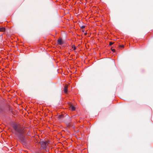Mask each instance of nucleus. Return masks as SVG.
Wrapping results in <instances>:
<instances>
[{"mask_svg": "<svg viewBox=\"0 0 153 153\" xmlns=\"http://www.w3.org/2000/svg\"><path fill=\"white\" fill-rule=\"evenodd\" d=\"M13 128L15 130V134L19 137L22 136L23 134V130L21 127L14 124L13 126Z\"/></svg>", "mask_w": 153, "mask_h": 153, "instance_id": "f257e3e1", "label": "nucleus"}, {"mask_svg": "<svg viewBox=\"0 0 153 153\" xmlns=\"http://www.w3.org/2000/svg\"><path fill=\"white\" fill-rule=\"evenodd\" d=\"M48 142L47 141H42L41 143V147L45 150L48 147Z\"/></svg>", "mask_w": 153, "mask_h": 153, "instance_id": "f03ea898", "label": "nucleus"}, {"mask_svg": "<svg viewBox=\"0 0 153 153\" xmlns=\"http://www.w3.org/2000/svg\"><path fill=\"white\" fill-rule=\"evenodd\" d=\"M58 45H61L63 44V42L61 38H59L57 40Z\"/></svg>", "mask_w": 153, "mask_h": 153, "instance_id": "7ed1b4c3", "label": "nucleus"}, {"mask_svg": "<svg viewBox=\"0 0 153 153\" xmlns=\"http://www.w3.org/2000/svg\"><path fill=\"white\" fill-rule=\"evenodd\" d=\"M68 86L67 85H65L64 88V92L66 93L68 92Z\"/></svg>", "mask_w": 153, "mask_h": 153, "instance_id": "20e7f679", "label": "nucleus"}, {"mask_svg": "<svg viewBox=\"0 0 153 153\" xmlns=\"http://www.w3.org/2000/svg\"><path fill=\"white\" fill-rule=\"evenodd\" d=\"M70 109L72 111H74L75 110V108L73 105H71L70 107Z\"/></svg>", "mask_w": 153, "mask_h": 153, "instance_id": "39448f33", "label": "nucleus"}, {"mask_svg": "<svg viewBox=\"0 0 153 153\" xmlns=\"http://www.w3.org/2000/svg\"><path fill=\"white\" fill-rule=\"evenodd\" d=\"M5 30V28L4 27L0 28V32H4Z\"/></svg>", "mask_w": 153, "mask_h": 153, "instance_id": "423d86ee", "label": "nucleus"}, {"mask_svg": "<svg viewBox=\"0 0 153 153\" xmlns=\"http://www.w3.org/2000/svg\"><path fill=\"white\" fill-rule=\"evenodd\" d=\"M72 48L74 50H75L76 49V47H75L74 45H73L72 46Z\"/></svg>", "mask_w": 153, "mask_h": 153, "instance_id": "0eeeda50", "label": "nucleus"}, {"mask_svg": "<svg viewBox=\"0 0 153 153\" xmlns=\"http://www.w3.org/2000/svg\"><path fill=\"white\" fill-rule=\"evenodd\" d=\"M113 44V42H109V45H112Z\"/></svg>", "mask_w": 153, "mask_h": 153, "instance_id": "6e6552de", "label": "nucleus"}, {"mask_svg": "<svg viewBox=\"0 0 153 153\" xmlns=\"http://www.w3.org/2000/svg\"><path fill=\"white\" fill-rule=\"evenodd\" d=\"M112 51L113 52H115V50L114 49H112Z\"/></svg>", "mask_w": 153, "mask_h": 153, "instance_id": "1a4fd4ad", "label": "nucleus"}, {"mask_svg": "<svg viewBox=\"0 0 153 153\" xmlns=\"http://www.w3.org/2000/svg\"><path fill=\"white\" fill-rule=\"evenodd\" d=\"M120 47L123 48L124 47V45H120Z\"/></svg>", "mask_w": 153, "mask_h": 153, "instance_id": "9d476101", "label": "nucleus"}, {"mask_svg": "<svg viewBox=\"0 0 153 153\" xmlns=\"http://www.w3.org/2000/svg\"><path fill=\"white\" fill-rule=\"evenodd\" d=\"M85 27V26H82V28H84Z\"/></svg>", "mask_w": 153, "mask_h": 153, "instance_id": "9b49d317", "label": "nucleus"}, {"mask_svg": "<svg viewBox=\"0 0 153 153\" xmlns=\"http://www.w3.org/2000/svg\"><path fill=\"white\" fill-rule=\"evenodd\" d=\"M59 116H60V118H61V117H60V115Z\"/></svg>", "mask_w": 153, "mask_h": 153, "instance_id": "f8f14e48", "label": "nucleus"}]
</instances>
